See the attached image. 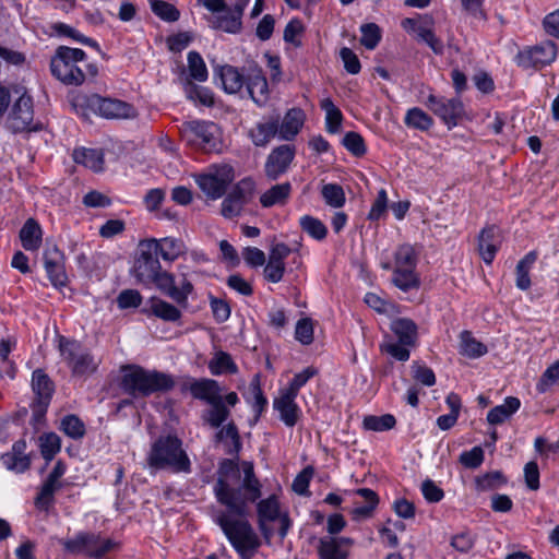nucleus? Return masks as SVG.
Instances as JSON below:
<instances>
[{"instance_id":"1","label":"nucleus","mask_w":559,"mask_h":559,"mask_svg":"<svg viewBox=\"0 0 559 559\" xmlns=\"http://www.w3.org/2000/svg\"><path fill=\"white\" fill-rule=\"evenodd\" d=\"M213 490L217 502L227 509L217 514L216 523L238 556L252 559L261 547V539L245 516L249 506L262 495L253 463L242 461L239 465L233 460H222Z\"/></svg>"},{"instance_id":"2","label":"nucleus","mask_w":559,"mask_h":559,"mask_svg":"<svg viewBox=\"0 0 559 559\" xmlns=\"http://www.w3.org/2000/svg\"><path fill=\"white\" fill-rule=\"evenodd\" d=\"M134 275L142 283H154L157 289L182 308L188 306V298L194 290L193 284L185 273L181 274L179 285H176L175 276L162 271L158 255L146 241L141 243V252L134 264Z\"/></svg>"},{"instance_id":"3","label":"nucleus","mask_w":559,"mask_h":559,"mask_svg":"<svg viewBox=\"0 0 559 559\" xmlns=\"http://www.w3.org/2000/svg\"><path fill=\"white\" fill-rule=\"evenodd\" d=\"M188 389L193 399L211 405V408L204 415V420L212 428H219L230 416L228 406L234 407L239 402L236 392H229L223 396V389L214 379H192L188 384Z\"/></svg>"},{"instance_id":"4","label":"nucleus","mask_w":559,"mask_h":559,"mask_svg":"<svg viewBox=\"0 0 559 559\" xmlns=\"http://www.w3.org/2000/svg\"><path fill=\"white\" fill-rule=\"evenodd\" d=\"M147 467L154 471L190 474L192 464L182 440L175 433L162 435L151 443Z\"/></svg>"},{"instance_id":"5","label":"nucleus","mask_w":559,"mask_h":559,"mask_svg":"<svg viewBox=\"0 0 559 559\" xmlns=\"http://www.w3.org/2000/svg\"><path fill=\"white\" fill-rule=\"evenodd\" d=\"M86 53L80 48L59 46L50 60L52 75L67 85H81L86 75L96 76L98 68L85 63Z\"/></svg>"},{"instance_id":"6","label":"nucleus","mask_w":559,"mask_h":559,"mask_svg":"<svg viewBox=\"0 0 559 559\" xmlns=\"http://www.w3.org/2000/svg\"><path fill=\"white\" fill-rule=\"evenodd\" d=\"M121 389L132 397H146L174 389L173 376L157 370H146L140 366H128L121 379Z\"/></svg>"},{"instance_id":"7","label":"nucleus","mask_w":559,"mask_h":559,"mask_svg":"<svg viewBox=\"0 0 559 559\" xmlns=\"http://www.w3.org/2000/svg\"><path fill=\"white\" fill-rule=\"evenodd\" d=\"M72 105L76 112L85 118L90 117V112L106 119L135 117V109L132 105L119 99L102 97L97 94L78 95L73 98Z\"/></svg>"},{"instance_id":"8","label":"nucleus","mask_w":559,"mask_h":559,"mask_svg":"<svg viewBox=\"0 0 559 559\" xmlns=\"http://www.w3.org/2000/svg\"><path fill=\"white\" fill-rule=\"evenodd\" d=\"M418 251L409 243L400 245L394 251V265L392 283L403 292L420 286V278L416 272Z\"/></svg>"},{"instance_id":"9","label":"nucleus","mask_w":559,"mask_h":559,"mask_svg":"<svg viewBox=\"0 0 559 559\" xmlns=\"http://www.w3.org/2000/svg\"><path fill=\"white\" fill-rule=\"evenodd\" d=\"M179 131L182 140L191 146L205 152H218L221 150L222 132L219 127L212 121H185Z\"/></svg>"},{"instance_id":"10","label":"nucleus","mask_w":559,"mask_h":559,"mask_svg":"<svg viewBox=\"0 0 559 559\" xmlns=\"http://www.w3.org/2000/svg\"><path fill=\"white\" fill-rule=\"evenodd\" d=\"M255 502L258 527L264 539L269 543L272 538L274 531L270 523L276 521L280 523L278 536L284 539L292 526V520L288 512L282 511L277 496L271 495L265 499L259 498Z\"/></svg>"},{"instance_id":"11","label":"nucleus","mask_w":559,"mask_h":559,"mask_svg":"<svg viewBox=\"0 0 559 559\" xmlns=\"http://www.w3.org/2000/svg\"><path fill=\"white\" fill-rule=\"evenodd\" d=\"M558 55V47L552 40H544L533 46H525L514 57L518 67L539 70L551 64Z\"/></svg>"},{"instance_id":"12","label":"nucleus","mask_w":559,"mask_h":559,"mask_svg":"<svg viewBox=\"0 0 559 559\" xmlns=\"http://www.w3.org/2000/svg\"><path fill=\"white\" fill-rule=\"evenodd\" d=\"M59 347L63 360L74 376H88L97 370L98 362L95 361L91 353L82 348L79 342L61 338Z\"/></svg>"},{"instance_id":"13","label":"nucleus","mask_w":559,"mask_h":559,"mask_svg":"<svg viewBox=\"0 0 559 559\" xmlns=\"http://www.w3.org/2000/svg\"><path fill=\"white\" fill-rule=\"evenodd\" d=\"M253 191L254 182L251 179L240 180L223 200L221 214L229 219L239 216L243 206L251 200Z\"/></svg>"},{"instance_id":"14","label":"nucleus","mask_w":559,"mask_h":559,"mask_svg":"<svg viewBox=\"0 0 559 559\" xmlns=\"http://www.w3.org/2000/svg\"><path fill=\"white\" fill-rule=\"evenodd\" d=\"M425 104L449 128L456 126L457 119L463 114V104L460 98H445L430 94Z\"/></svg>"},{"instance_id":"15","label":"nucleus","mask_w":559,"mask_h":559,"mask_svg":"<svg viewBox=\"0 0 559 559\" xmlns=\"http://www.w3.org/2000/svg\"><path fill=\"white\" fill-rule=\"evenodd\" d=\"M44 267L50 283L55 287H63L68 283L64 267V254L57 245H47L44 251Z\"/></svg>"},{"instance_id":"16","label":"nucleus","mask_w":559,"mask_h":559,"mask_svg":"<svg viewBox=\"0 0 559 559\" xmlns=\"http://www.w3.org/2000/svg\"><path fill=\"white\" fill-rule=\"evenodd\" d=\"M34 118L33 99L26 93L22 94L13 104L8 118V126L13 132L28 130Z\"/></svg>"},{"instance_id":"17","label":"nucleus","mask_w":559,"mask_h":559,"mask_svg":"<svg viewBox=\"0 0 559 559\" xmlns=\"http://www.w3.org/2000/svg\"><path fill=\"white\" fill-rule=\"evenodd\" d=\"M295 156V150L288 144L275 147L267 156L264 170L271 180H276L286 173Z\"/></svg>"},{"instance_id":"18","label":"nucleus","mask_w":559,"mask_h":559,"mask_svg":"<svg viewBox=\"0 0 559 559\" xmlns=\"http://www.w3.org/2000/svg\"><path fill=\"white\" fill-rule=\"evenodd\" d=\"M246 92L258 105L263 106L269 99V85L263 72L259 68H250L246 73Z\"/></svg>"},{"instance_id":"19","label":"nucleus","mask_w":559,"mask_h":559,"mask_svg":"<svg viewBox=\"0 0 559 559\" xmlns=\"http://www.w3.org/2000/svg\"><path fill=\"white\" fill-rule=\"evenodd\" d=\"M296 395L280 390V395L274 399L273 407L280 414V419L287 426L294 427L301 416V409L296 403Z\"/></svg>"},{"instance_id":"20","label":"nucleus","mask_w":559,"mask_h":559,"mask_svg":"<svg viewBox=\"0 0 559 559\" xmlns=\"http://www.w3.org/2000/svg\"><path fill=\"white\" fill-rule=\"evenodd\" d=\"M281 121L280 115H271L263 117L253 128L249 131V136L255 146H265L270 143L275 135L278 134V122Z\"/></svg>"},{"instance_id":"21","label":"nucleus","mask_w":559,"mask_h":559,"mask_svg":"<svg viewBox=\"0 0 559 559\" xmlns=\"http://www.w3.org/2000/svg\"><path fill=\"white\" fill-rule=\"evenodd\" d=\"M153 252L160 255L163 260L174 262L187 252V247L181 239L165 237L160 239L146 240Z\"/></svg>"},{"instance_id":"22","label":"nucleus","mask_w":559,"mask_h":559,"mask_svg":"<svg viewBox=\"0 0 559 559\" xmlns=\"http://www.w3.org/2000/svg\"><path fill=\"white\" fill-rule=\"evenodd\" d=\"M500 243L498 228L488 226L484 228L478 237V251L486 264H490L497 253Z\"/></svg>"},{"instance_id":"23","label":"nucleus","mask_w":559,"mask_h":559,"mask_svg":"<svg viewBox=\"0 0 559 559\" xmlns=\"http://www.w3.org/2000/svg\"><path fill=\"white\" fill-rule=\"evenodd\" d=\"M305 120L301 109L292 108L284 116L282 122H278V136L282 140L290 141L299 133Z\"/></svg>"},{"instance_id":"24","label":"nucleus","mask_w":559,"mask_h":559,"mask_svg":"<svg viewBox=\"0 0 559 559\" xmlns=\"http://www.w3.org/2000/svg\"><path fill=\"white\" fill-rule=\"evenodd\" d=\"M224 14H216L209 19L210 26L216 31L228 34H238L242 28V15L228 7Z\"/></svg>"},{"instance_id":"25","label":"nucleus","mask_w":559,"mask_h":559,"mask_svg":"<svg viewBox=\"0 0 559 559\" xmlns=\"http://www.w3.org/2000/svg\"><path fill=\"white\" fill-rule=\"evenodd\" d=\"M73 160L76 164L99 173L104 170V151L102 148L79 147L73 151Z\"/></svg>"},{"instance_id":"26","label":"nucleus","mask_w":559,"mask_h":559,"mask_svg":"<svg viewBox=\"0 0 559 559\" xmlns=\"http://www.w3.org/2000/svg\"><path fill=\"white\" fill-rule=\"evenodd\" d=\"M147 305L148 308H145L143 311L164 321L176 322L181 318V311L178 307L158 297H152Z\"/></svg>"},{"instance_id":"27","label":"nucleus","mask_w":559,"mask_h":559,"mask_svg":"<svg viewBox=\"0 0 559 559\" xmlns=\"http://www.w3.org/2000/svg\"><path fill=\"white\" fill-rule=\"evenodd\" d=\"M521 406V401L514 396L504 399L503 404L497 405L491 408L487 414V421L490 425H501L515 414Z\"/></svg>"},{"instance_id":"28","label":"nucleus","mask_w":559,"mask_h":559,"mask_svg":"<svg viewBox=\"0 0 559 559\" xmlns=\"http://www.w3.org/2000/svg\"><path fill=\"white\" fill-rule=\"evenodd\" d=\"M20 240L26 251H36L41 246L43 230L40 225L28 218L20 230Z\"/></svg>"},{"instance_id":"29","label":"nucleus","mask_w":559,"mask_h":559,"mask_svg":"<svg viewBox=\"0 0 559 559\" xmlns=\"http://www.w3.org/2000/svg\"><path fill=\"white\" fill-rule=\"evenodd\" d=\"M60 479V477L49 473L35 498V504L38 509L48 510L51 507L55 492L62 488Z\"/></svg>"},{"instance_id":"30","label":"nucleus","mask_w":559,"mask_h":559,"mask_svg":"<svg viewBox=\"0 0 559 559\" xmlns=\"http://www.w3.org/2000/svg\"><path fill=\"white\" fill-rule=\"evenodd\" d=\"M60 479V477L49 473L35 498V504L38 509L48 510L51 507L55 492L62 488Z\"/></svg>"},{"instance_id":"31","label":"nucleus","mask_w":559,"mask_h":559,"mask_svg":"<svg viewBox=\"0 0 559 559\" xmlns=\"http://www.w3.org/2000/svg\"><path fill=\"white\" fill-rule=\"evenodd\" d=\"M416 38L425 43L436 55H442L444 45L433 32V19L427 14L424 15V24L417 28Z\"/></svg>"},{"instance_id":"32","label":"nucleus","mask_w":559,"mask_h":559,"mask_svg":"<svg viewBox=\"0 0 559 559\" xmlns=\"http://www.w3.org/2000/svg\"><path fill=\"white\" fill-rule=\"evenodd\" d=\"M391 330L402 345H415L417 341V325L407 318H397L392 321Z\"/></svg>"},{"instance_id":"33","label":"nucleus","mask_w":559,"mask_h":559,"mask_svg":"<svg viewBox=\"0 0 559 559\" xmlns=\"http://www.w3.org/2000/svg\"><path fill=\"white\" fill-rule=\"evenodd\" d=\"M215 438L219 442H225L227 439L230 440L228 444L227 453L230 455H235V459H231L237 464H241L242 462H238L239 452L242 448V443L240 440V436L238 432L237 426L231 421L226 426L222 427L215 435Z\"/></svg>"},{"instance_id":"34","label":"nucleus","mask_w":559,"mask_h":559,"mask_svg":"<svg viewBox=\"0 0 559 559\" xmlns=\"http://www.w3.org/2000/svg\"><path fill=\"white\" fill-rule=\"evenodd\" d=\"M219 78L226 93H238L246 83V74L233 66H223L219 69Z\"/></svg>"},{"instance_id":"35","label":"nucleus","mask_w":559,"mask_h":559,"mask_svg":"<svg viewBox=\"0 0 559 559\" xmlns=\"http://www.w3.org/2000/svg\"><path fill=\"white\" fill-rule=\"evenodd\" d=\"M292 192V185L283 182L272 186L260 197V203L263 207L285 204Z\"/></svg>"},{"instance_id":"36","label":"nucleus","mask_w":559,"mask_h":559,"mask_svg":"<svg viewBox=\"0 0 559 559\" xmlns=\"http://www.w3.org/2000/svg\"><path fill=\"white\" fill-rule=\"evenodd\" d=\"M32 389L36 395L35 400L51 401L55 385L43 369H36L32 374Z\"/></svg>"},{"instance_id":"37","label":"nucleus","mask_w":559,"mask_h":559,"mask_svg":"<svg viewBox=\"0 0 559 559\" xmlns=\"http://www.w3.org/2000/svg\"><path fill=\"white\" fill-rule=\"evenodd\" d=\"M488 349L485 344L477 341L472 332L462 331L460 334V353L463 356L475 359L487 354Z\"/></svg>"},{"instance_id":"38","label":"nucleus","mask_w":559,"mask_h":559,"mask_svg":"<svg viewBox=\"0 0 559 559\" xmlns=\"http://www.w3.org/2000/svg\"><path fill=\"white\" fill-rule=\"evenodd\" d=\"M209 369L213 376H221L223 373L236 374L238 367L231 356L223 350L214 354L213 358L209 361Z\"/></svg>"},{"instance_id":"39","label":"nucleus","mask_w":559,"mask_h":559,"mask_svg":"<svg viewBox=\"0 0 559 559\" xmlns=\"http://www.w3.org/2000/svg\"><path fill=\"white\" fill-rule=\"evenodd\" d=\"M87 537H91V544H86L85 555L94 559L103 558L117 546L112 539H103L98 534L87 533Z\"/></svg>"},{"instance_id":"40","label":"nucleus","mask_w":559,"mask_h":559,"mask_svg":"<svg viewBox=\"0 0 559 559\" xmlns=\"http://www.w3.org/2000/svg\"><path fill=\"white\" fill-rule=\"evenodd\" d=\"M321 109L325 112V129L329 133H337L341 129L343 115L331 98L321 100Z\"/></svg>"},{"instance_id":"41","label":"nucleus","mask_w":559,"mask_h":559,"mask_svg":"<svg viewBox=\"0 0 559 559\" xmlns=\"http://www.w3.org/2000/svg\"><path fill=\"white\" fill-rule=\"evenodd\" d=\"M537 254L534 251L525 254L516 265V287L521 290H526L531 287L530 270L535 263Z\"/></svg>"},{"instance_id":"42","label":"nucleus","mask_w":559,"mask_h":559,"mask_svg":"<svg viewBox=\"0 0 559 559\" xmlns=\"http://www.w3.org/2000/svg\"><path fill=\"white\" fill-rule=\"evenodd\" d=\"M318 555L320 559H346L348 552L340 548L335 537L326 536L319 540Z\"/></svg>"},{"instance_id":"43","label":"nucleus","mask_w":559,"mask_h":559,"mask_svg":"<svg viewBox=\"0 0 559 559\" xmlns=\"http://www.w3.org/2000/svg\"><path fill=\"white\" fill-rule=\"evenodd\" d=\"M38 445L41 456L48 463L60 452L61 439L55 432H46L38 438Z\"/></svg>"},{"instance_id":"44","label":"nucleus","mask_w":559,"mask_h":559,"mask_svg":"<svg viewBox=\"0 0 559 559\" xmlns=\"http://www.w3.org/2000/svg\"><path fill=\"white\" fill-rule=\"evenodd\" d=\"M404 122L407 127L420 131H427L433 124L432 118L418 107H414L407 110Z\"/></svg>"},{"instance_id":"45","label":"nucleus","mask_w":559,"mask_h":559,"mask_svg":"<svg viewBox=\"0 0 559 559\" xmlns=\"http://www.w3.org/2000/svg\"><path fill=\"white\" fill-rule=\"evenodd\" d=\"M197 183L213 200L219 199L226 192V188L209 173L200 175L197 178Z\"/></svg>"},{"instance_id":"46","label":"nucleus","mask_w":559,"mask_h":559,"mask_svg":"<svg viewBox=\"0 0 559 559\" xmlns=\"http://www.w3.org/2000/svg\"><path fill=\"white\" fill-rule=\"evenodd\" d=\"M59 429L74 440L82 439L85 435V425L76 415H67L60 421Z\"/></svg>"},{"instance_id":"47","label":"nucleus","mask_w":559,"mask_h":559,"mask_svg":"<svg viewBox=\"0 0 559 559\" xmlns=\"http://www.w3.org/2000/svg\"><path fill=\"white\" fill-rule=\"evenodd\" d=\"M301 229L316 240H323L326 237L328 228L319 219L311 215H304L299 219Z\"/></svg>"},{"instance_id":"48","label":"nucleus","mask_w":559,"mask_h":559,"mask_svg":"<svg viewBox=\"0 0 559 559\" xmlns=\"http://www.w3.org/2000/svg\"><path fill=\"white\" fill-rule=\"evenodd\" d=\"M249 389H250V391L252 393V397H253L252 402H251V406H252L253 412L255 413V419H258L261 416V414L264 412V409L267 405V400L264 396L263 391L261 389L260 374L257 373L253 376V378L250 381Z\"/></svg>"},{"instance_id":"49","label":"nucleus","mask_w":559,"mask_h":559,"mask_svg":"<svg viewBox=\"0 0 559 559\" xmlns=\"http://www.w3.org/2000/svg\"><path fill=\"white\" fill-rule=\"evenodd\" d=\"M321 194L325 203L332 207L338 209L345 204V192L337 183L323 185Z\"/></svg>"},{"instance_id":"50","label":"nucleus","mask_w":559,"mask_h":559,"mask_svg":"<svg viewBox=\"0 0 559 559\" xmlns=\"http://www.w3.org/2000/svg\"><path fill=\"white\" fill-rule=\"evenodd\" d=\"M188 69L191 79L198 82H204L207 80V68L199 52L190 51L188 53Z\"/></svg>"},{"instance_id":"51","label":"nucleus","mask_w":559,"mask_h":559,"mask_svg":"<svg viewBox=\"0 0 559 559\" xmlns=\"http://www.w3.org/2000/svg\"><path fill=\"white\" fill-rule=\"evenodd\" d=\"M396 424V419L391 414L381 416L369 415L364 418V427L372 431H386L392 429Z\"/></svg>"},{"instance_id":"52","label":"nucleus","mask_w":559,"mask_h":559,"mask_svg":"<svg viewBox=\"0 0 559 559\" xmlns=\"http://www.w3.org/2000/svg\"><path fill=\"white\" fill-rule=\"evenodd\" d=\"M360 44L369 49H374L381 40V29L376 23H367L360 26Z\"/></svg>"},{"instance_id":"53","label":"nucleus","mask_w":559,"mask_h":559,"mask_svg":"<svg viewBox=\"0 0 559 559\" xmlns=\"http://www.w3.org/2000/svg\"><path fill=\"white\" fill-rule=\"evenodd\" d=\"M506 483L507 478L499 471L490 472L476 478V487L481 491L498 489Z\"/></svg>"},{"instance_id":"54","label":"nucleus","mask_w":559,"mask_h":559,"mask_svg":"<svg viewBox=\"0 0 559 559\" xmlns=\"http://www.w3.org/2000/svg\"><path fill=\"white\" fill-rule=\"evenodd\" d=\"M152 12L160 20L174 23L180 19V11L171 3L160 0L153 3Z\"/></svg>"},{"instance_id":"55","label":"nucleus","mask_w":559,"mask_h":559,"mask_svg":"<svg viewBox=\"0 0 559 559\" xmlns=\"http://www.w3.org/2000/svg\"><path fill=\"white\" fill-rule=\"evenodd\" d=\"M343 146L354 156L360 157L366 154V145L362 136L354 131L345 133L342 140Z\"/></svg>"},{"instance_id":"56","label":"nucleus","mask_w":559,"mask_h":559,"mask_svg":"<svg viewBox=\"0 0 559 559\" xmlns=\"http://www.w3.org/2000/svg\"><path fill=\"white\" fill-rule=\"evenodd\" d=\"M1 462L9 471H13L15 473H24L31 466V459L28 455L17 456L11 452L2 454Z\"/></svg>"},{"instance_id":"57","label":"nucleus","mask_w":559,"mask_h":559,"mask_svg":"<svg viewBox=\"0 0 559 559\" xmlns=\"http://www.w3.org/2000/svg\"><path fill=\"white\" fill-rule=\"evenodd\" d=\"M317 373L318 371L314 367H307L302 371L296 373L288 386L282 390L297 396L299 390Z\"/></svg>"},{"instance_id":"58","label":"nucleus","mask_w":559,"mask_h":559,"mask_svg":"<svg viewBox=\"0 0 559 559\" xmlns=\"http://www.w3.org/2000/svg\"><path fill=\"white\" fill-rule=\"evenodd\" d=\"M91 544V537H87V533H79L74 538L60 539V544L63 549L72 555L85 554L86 544Z\"/></svg>"},{"instance_id":"59","label":"nucleus","mask_w":559,"mask_h":559,"mask_svg":"<svg viewBox=\"0 0 559 559\" xmlns=\"http://www.w3.org/2000/svg\"><path fill=\"white\" fill-rule=\"evenodd\" d=\"M559 383V359L550 365L537 383L539 392H546L551 385Z\"/></svg>"},{"instance_id":"60","label":"nucleus","mask_w":559,"mask_h":559,"mask_svg":"<svg viewBox=\"0 0 559 559\" xmlns=\"http://www.w3.org/2000/svg\"><path fill=\"white\" fill-rule=\"evenodd\" d=\"M187 96L188 98L192 100H198L200 104L204 106H213L214 105V97L212 92L209 88L201 87L194 84H189L187 90Z\"/></svg>"},{"instance_id":"61","label":"nucleus","mask_w":559,"mask_h":559,"mask_svg":"<svg viewBox=\"0 0 559 559\" xmlns=\"http://www.w3.org/2000/svg\"><path fill=\"white\" fill-rule=\"evenodd\" d=\"M475 542L476 536L465 531L451 538V546L461 554H467L474 547Z\"/></svg>"},{"instance_id":"62","label":"nucleus","mask_w":559,"mask_h":559,"mask_svg":"<svg viewBox=\"0 0 559 559\" xmlns=\"http://www.w3.org/2000/svg\"><path fill=\"white\" fill-rule=\"evenodd\" d=\"M295 337L304 345H309L313 341V325L309 318L300 319L295 329Z\"/></svg>"},{"instance_id":"63","label":"nucleus","mask_w":559,"mask_h":559,"mask_svg":"<svg viewBox=\"0 0 559 559\" xmlns=\"http://www.w3.org/2000/svg\"><path fill=\"white\" fill-rule=\"evenodd\" d=\"M142 302V296L136 289H124L117 297L120 309L138 308Z\"/></svg>"},{"instance_id":"64","label":"nucleus","mask_w":559,"mask_h":559,"mask_svg":"<svg viewBox=\"0 0 559 559\" xmlns=\"http://www.w3.org/2000/svg\"><path fill=\"white\" fill-rule=\"evenodd\" d=\"M413 378L423 385L432 386L436 383V376L432 369L418 362L412 365Z\"/></svg>"}]
</instances>
